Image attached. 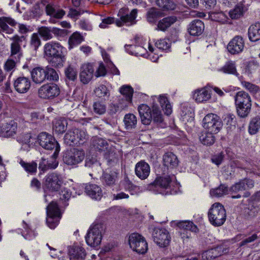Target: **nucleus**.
I'll use <instances>...</instances> for the list:
<instances>
[{"instance_id": "f257e3e1", "label": "nucleus", "mask_w": 260, "mask_h": 260, "mask_svg": "<svg viewBox=\"0 0 260 260\" xmlns=\"http://www.w3.org/2000/svg\"><path fill=\"white\" fill-rule=\"evenodd\" d=\"M25 40L23 36L17 34L10 38L11 43L10 45V56L4 64V70L8 72H13L16 69V64L20 61L23 56L21 44Z\"/></svg>"}, {"instance_id": "f03ea898", "label": "nucleus", "mask_w": 260, "mask_h": 260, "mask_svg": "<svg viewBox=\"0 0 260 260\" xmlns=\"http://www.w3.org/2000/svg\"><path fill=\"white\" fill-rule=\"evenodd\" d=\"M237 114L242 118L247 117L251 109V100L250 95L244 91H240L234 96Z\"/></svg>"}, {"instance_id": "7ed1b4c3", "label": "nucleus", "mask_w": 260, "mask_h": 260, "mask_svg": "<svg viewBox=\"0 0 260 260\" xmlns=\"http://www.w3.org/2000/svg\"><path fill=\"white\" fill-rule=\"evenodd\" d=\"M91 147L96 151H104L105 157L109 162L114 161L115 159H117L116 153L114 152V149L109 148V144L107 141L100 137H95L91 139Z\"/></svg>"}, {"instance_id": "20e7f679", "label": "nucleus", "mask_w": 260, "mask_h": 260, "mask_svg": "<svg viewBox=\"0 0 260 260\" xmlns=\"http://www.w3.org/2000/svg\"><path fill=\"white\" fill-rule=\"evenodd\" d=\"M208 218L213 225H222L226 220V212L223 206L218 203L213 204L209 210Z\"/></svg>"}, {"instance_id": "39448f33", "label": "nucleus", "mask_w": 260, "mask_h": 260, "mask_svg": "<svg viewBox=\"0 0 260 260\" xmlns=\"http://www.w3.org/2000/svg\"><path fill=\"white\" fill-rule=\"evenodd\" d=\"M175 179V177L174 175L158 177L149 185V187L150 189L156 190L159 193L167 194L169 191L166 190L170 188L171 184Z\"/></svg>"}, {"instance_id": "423d86ee", "label": "nucleus", "mask_w": 260, "mask_h": 260, "mask_svg": "<svg viewBox=\"0 0 260 260\" xmlns=\"http://www.w3.org/2000/svg\"><path fill=\"white\" fill-rule=\"evenodd\" d=\"M103 228L101 224L90 226L85 237L86 243L91 247H96L101 242Z\"/></svg>"}, {"instance_id": "0eeeda50", "label": "nucleus", "mask_w": 260, "mask_h": 260, "mask_svg": "<svg viewBox=\"0 0 260 260\" xmlns=\"http://www.w3.org/2000/svg\"><path fill=\"white\" fill-rule=\"evenodd\" d=\"M46 210L47 224L50 229H54L58 225L61 217L60 210L56 203L53 201L47 207Z\"/></svg>"}, {"instance_id": "6e6552de", "label": "nucleus", "mask_w": 260, "mask_h": 260, "mask_svg": "<svg viewBox=\"0 0 260 260\" xmlns=\"http://www.w3.org/2000/svg\"><path fill=\"white\" fill-rule=\"evenodd\" d=\"M222 125L220 118L216 114H207L203 119V126L205 130L211 133H217Z\"/></svg>"}, {"instance_id": "1a4fd4ad", "label": "nucleus", "mask_w": 260, "mask_h": 260, "mask_svg": "<svg viewBox=\"0 0 260 260\" xmlns=\"http://www.w3.org/2000/svg\"><path fill=\"white\" fill-rule=\"evenodd\" d=\"M138 10L136 9H133L128 13V9L126 8H123L120 9L118 12V16L120 19H117L115 23L118 26H121L124 24L126 25H132L136 23V18L137 16Z\"/></svg>"}, {"instance_id": "9d476101", "label": "nucleus", "mask_w": 260, "mask_h": 260, "mask_svg": "<svg viewBox=\"0 0 260 260\" xmlns=\"http://www.w3.org/2000/svg\"><path fill=\"white\" fill-rule=\"evenodd\" d=\"M129 245L135 251L140 254L145 253L148 249V245L145 238L138 233H133L129 237Z\"/></svg>"}, {"instance_id": "9b49d317", "label": "nucleus", "mask_w": 260, "mask_h": 260, "mask_svg": "<svg viewBox=\"0 0 260 260\" xmlns=\"http://www.w3.org/2000/svg\"><path fill=\"white\" fill-rule=\"evenodd\" d=\"M38 142L40 146L47 150H52L55 148V152L53 156H57L59 151V146L58 144L55 141L54 138L51 135L45 132L41 133L38 137Z\"/></svg>"}, {"instance_id": "f8f14e48", "label": "nucleus", "mask_w": 260, "mask_h": 260, "mask_svg": "<svg viewBox=\"0 0 260 260\" xmlns=\"http://www.w3.org/2000/svg\"><path fill=\"white\" fill-rule=\"evenodd\" d=\"M126 51L132 55L147 57L149 52L152 53L154 48L149 42L143 44L142 45H126Z\"/></svg>"}, {"instance_id": "ddd939ff", "label": "nucleus", "mask_w": 260, "mask_h": 260, "mask_svg": "<svg viewBox=\"0 0 260 260\" xmlns=\"http://www.w3.org/2000/svg\"><path fill=\"white\" fill-rule=\"evenodd\" d=\"M84 156L83 150L74 148L64 153L63 161L68 165H76L84 159Z\"/></svg>"}, {"instance_id": "4468645a", "label": "nucleus", "mask_w": 260, "mask_h": 260, "mask_svg": "<svg viewBox=\"0 0 260 260\" xmlns=\"http://www.w3.org/2000/svg\"><path fill=\"white\" fill-rule=\"evenodd\" d=\"M60 90L58 86L50 83L43 85L38 89V95L44 99H52L59 94Z\"/></svg>"}, {"instance_id": "2eb2a0df", "label": "nucleus", "mask_w": 260, "mask_h": 260, "mask_svg": "<svg viewBox=\"0 0 260 260\" xmlns=\"http://www.w3.org/2000/svg\"><path fill=\"white\" fill-rule=\"evenodd\" d=\"M152 236L154 242L161 247L168 246L171 240L169 233L165 228H155Z\"/></svg>"}, {"instance_id": "dca6fc26", "label": "nucleus", "mask_w": 260, "mask_h": 260, "mask_svg": "<svg viewBox=\"0 0 260 260\" xmlns=\"http://www.w3.org/2000/svg\"><path fill=\"white\" fill-rule=\"evenodd\" d=\"M94 71L95 69L92 63H83L80 68V81L84 84L88 83L93 77Z\"/></svg>"}, {"instance_id": "f3484780", "label": "nucleus", "mask_w": 260, "mask_h": 260, "mask_svg": "<svg viewBox=\"0 0 260 260\" xmlns=\"http://www.w3.org/2000/svg\"><path fill=\"white\" fill-rule=\"evenodd\" d=\"M62 183L61 176L54 173L48 174L45 178V185L52 191L58 190Z\"/></svg>"}, {"instance_id": "a211bd4d", "label": "nucleus", "mask_w": 260, "mask_h": 260, "mask_svg": "<svg viewBox=\"0 0 260 260\" xmlns=\"http://www.w3.org/2000/svg\"><path fill=\"white\" fill-rule=\"evenodd\" d=\"M244 47L243 38L241 36H236L229 43L227 49L231 54H237L243 51Z\"/></svg>"}, {"instance_id": "6ab92c4d", "label": "nucleus", "mask_w": 260, "mask_h": 260, "mask_svg": "<svg viewBox=\"0 0 260 260\" xmlns=\"http://www.w3.org/2000/svg\"><path fill=\"white\" fill-rule=\"evenodd\" d=\"M64 48L56 42L51 41L45 44L44 46V54L46 59L51 57L56 54L62 53Z\"/></svg>"}, {"instance_id": "aec40b11", "label": "nucleus", "mask_w": 260, "mask_h": 260, "mask_svg": "<svg viewBox=\"0 0 260 260\" xmlns=\"http://www.w3.org/2000/svg\"><path fill=\"white\" fill-rule=\"evenodd\" d=\"M254 184V183L252 180L246 178L241 180L233 185L231 187L230 191L233 193H238L253 188Z\"/></svg>"}, {"instance_id": "412c9836", "label": "nucleus", "mask_w": 260, "mask_h": 260, "mask_svg": "<svg viewBox=\"0 0 260 260\" xmlns=\"http://www.w3.org/2000/svg\"><path fill=\"white\" fill-rule=\"evenodd\" d=\"M68 255L71 260H82L85 258L86 253L83 247L74 245L68 247Z\"/></svg>"}, {"instance_id": "4be33fe9", "label": "nucleus", "mask_w": 260, "mask_h": 260, "mask_svg": "<svg viewBox=\"0 0 260 260\" xmlns=\"http://www.w3.org/2000/svg\"><path fill=\"white\" fill-rule=\"evenodd\" d=\"M16 24V21L11 17H0V33L13 34L14 29L10 27L8 24L11 26H15Z\"/></svg>"}, {"instance_id": "5701e85b", "label": "nucleus", "mask_w": 260, "mask_h": 260, "mask_svg": "<svg viewBox=\"0 0 260 260\" xmlns=\"http://www.w3.org/2000/svg\"><path fill=\"white\" fill-rule=\"evenodd\" d=\"M150 172V166L144 161H140L136 165L135 173L140 179L142 180L146 179L149 175Z\"/></svg>"}, {"instance_id": "b1692460", "label": "nucleus", "mask_w": 260, "mask_h": 260, "mask_svg": "<svg viewBox=\"0 0 260 260\" xmlns=\"http://www.w3.org/2000/svg\"><path fill=\"white\" fill-rule=\"evenodd\" d=\"M30 80L25 77L17 78L14 82L15 90L19 93L26 92L30 87Z\"/></svg>"}, {"instance_id": "393cba45", "label": "nucleus", "mask_w": 260, "mask_h": 260, "mask_svg": "<svg viewBox=\"0 0 260 260\" xmlns=\"http://www.w3.org/2000/svg\"><path fill=\"white\" fill-rule=\"evenodd\" d=\"M17 123L14 121L6 123L2 126L1 137L11 138L14 136L17 132Z\"/></svg>"}, {"instance_id": "a878e982", "label": "nucleus", "mask_w": 260, "mask_h": 260, "mask_svg": "<svg viewBox=\"0 0 260 260\" xmlns=\"http://www.w3.org/2000/svg\"><path fill=\"white\" fill-rule=\"evenodd\" d=\"M142 123L145 125L150 124L152 119V110L146 105L142 104L138 108Z\"/></svg>"}, {"instance_id": "bb28decb", "label": "nucleus", "mask_w": 260, "mask_h": 260, "mask_svg": "<svg viewBox=\"0 0 260 260\" xmlns=\"http://www.w3.org/2000/svg\"><path fill=\"white\" fill-rule=\"evenodd\" d=\"M85 191L87 195L92 199L100 200L103 197V191L101 188L96 184H86L85 187Z\"/></svg>"}, {"instance_id": "cd10ccee", "label": "nucleus", "mask_w": 260, "mask_h": 260, "mask_svg": "<svg viewBox=\"0 0 260 260\" xmlns=\"http://www.w3.org/2000/svg\"><path fill=\"white\" fill-rule=\"evenodd\" d=\"M177 157L172 152H168L163 156V164L168 169L176 168L178 165Z\"/></svg>"}, {"instance_id": "c85d7f7f", "label": "nucleus", "mask_w": 260, "mask_h": 260, "mask_svg": "<svg viewBox=\"0 0 260 260\" xmlns=\"http://www.w3.org/2000/svg\"><path fill=\"white\" fill-rule=\"evenodd\" d=\"M177 19V17L175 16L165 17L158 22L156 29L165 31L176 22Z\"/></svg>"}, {"instance_id": "c756f323", "label": "nucleus", "mask_w": 260, "mask_h": 260, "mask_svg": "<svg viewBox=\"0 0 260 260\" xmlns=\"http://www.w3.org/2000/svg\"><path fill=\"white\" fill-rule=\"evenodd\" d=\"M45 73V68L41 67L34 68L31 72L32 81L37 84H40L43 82L46 78Z\"/></svg>"}, {"instance_id": "7c9ffc66", "label": "nucleus", "mask_w": 260, "mask_h": 260, "mask_svg": "<svg viewBox=\"0 0 260 260\" xmlns=\"http://www.w3.org/2000/svg\"><path fill=\"white\" fill-rule=\"evenodd\" d=\"M193 98L197 102L203 103L209 100L211 94L208 88L204 87L194 91Z\"/></svg>"}, {"instance_id": "2f4dec72", "label": "nucleus", "mask_w": 260, "mask_h": 260, "mask_svg": "<svg viewBox=\"0 0 260 260\" xmlns=\"http://www.w3.org/2000/svg\"><path fill=\"white\" fill-rule=\"evenodd\" d=\"M52 160H47L44 157H42L39 164V169L43 173L49 169H55L58 165V161L56 160V156L52 155Z\"/></svg>"}, {"instance_id": "473e14b6", "label": "nucleus", "mask_w": 260, "mask_h": 260, "mask_svg": "<svg viewBox=\"0 0 260 260\" xmlns=\"http://www.w3.org/2000/svg\"><path fill=\"white\" fill-rule=\"evenodd\" d=\"M204 29V24L200 20H194L190 24L188 31L192 36H199L202 34Z\"/></svg>"}, {"instance_id": "72a5a7b5", "label": "nucleus", "mask_w": 260, "mask_h": 260, "mask_svg": "<svg viewBox=\"0 0 260 260\" xmlns=\"http://www.w3.org/2000/svg\"><path fill=\"white\" fill-rule=\"evenodd\" d=\"M248 36L251 42H256L260 40V23L256 22L249 26Z\"/></svg>"}, {"instance_id": "f704fd0d", "label": "nucleus", "mask_w": 260, "mask_h": 260, "mask_svg": "<svg viewBox=\"0 0 260 260\" xmlns=\"http://www.w3.org/2000/svg\"><path fill=\"white\" fill-rule=\"evenodd\" d=\"M117 174L115 172L105 173L102 176V182L105 185L112 186L117 180Z\"/></svg>"}, {"instance_id": "c9c22d12", "label": "nucleus", "mask_w": 260, "mask_h": 260, "mask_svg": "<svg viewBox=\"0 0 260 260\" xmlns=\"http://www.w3.org/2000/svg\"><path fill=\"white\" fill-rule=\"evenodd\" d=\"M47 60L52 66L59 68L63 67L66 58L62 51V53L56 54V55L49 58Z\"/></svg>"}, {"instance_id": "e433bc0d", "label": "nucleus", "mask_w": 260, "mask_h": 260, "mask_svg": "<svg viewBox=\"0 0 260 260\" xmlns=\"http://www.w3.org/2000/svg\"><path fill=\"white\" fill-rule=\"evenodd\" d=\"M215 134V133H211L206 130L205 132H203L200 136V141L204 145H211L213 144L215 140L213 135Z\"/></svg>"}, {"instance_id": "4c0bfd02", "label": "nucleus", "mask_w": 260, "mask_h": 260, "mask_svg": "<svg viewBox=\"0 0 260 260\" xmlns=\"http://www.w3.org/2000/svg\"><path fill=\"white\" fill-rule=\"evenodd\" d=\"M84 41V38L81 34L77 31L74 32L69 38L68 44L69 49L81 44Z\"/></svg>"}, {"instance_id": "58836bf2", "label": "nucleus", "mask_w": 260, "mask_h": 260, "mask_svg": "<svg viewBox=\"0 0 260 260\" xmlns=\"http://www.w3.org/2000/svg\"><path fill=\"white\" fill-rule=\"evenodd\" d=\"M219 71L225 74H233L236 76L238 75L236 63L234 61L230 60L226 62Z\"/></svg>"}, {"instance_id": "ea45409f", "label": "nucleus", "mask_w": 260, "mask_h": 260, "mask_svg": "<svg viewBox=\"0 0 260 260\" xmlns=\"http://www.w3.org/2000/svg\"><path fill=\"white\" fill-rule=\"evenodd\" d=\"M124 125L126 129L134 128L137 123L136 116L133 114H127L125 115L123 119Z\"/></svg>"}, {"instance_id": "a19ab883", "label": "nucleus", "mask_w": 260, "mask_h": 260, "mask_svg": "<svg viewBox=\"0 0 260 260\" xmlns=\"http://www.w3.org/2000/svg\"><path fill=\"white\" fill-rule=\"evenodd\" d=\"M119 91L121 94L125 96V103H127L128 105L131 103L134 92L132 87L129 85H123L120 87Z\"/></svg>"}, {"instance_id": "79ce46f5", "label": "nucleus", "mask_w": 260, "mask_h": 260, "mask_svg": "<svg viewBox=\"0 0 260 260\" xmlns=\"http://www.w3.org/2000/svg\"><path fill=\"white\" fill-rule=\"evenodd\" d=\"M67 122L63 119H56L53 124V131L57 134H62L67 128Z\"/></svg>"}, {"instance_id": "37998d69", "label": "nucleus", "mask_w": 260, "mask_h": 260, "mask_svg": "<svg viewBox=\"0 0 260 260\" xmlns=\"http://www.w3.org/2000/svg\"><path fill=\"white\" fill-rule=\"evenodd\" d=\"M162 14L159 10L152 8L147 13V20L149 23H155L158 18L162 16Z\"/></svg>"}, {"instance_id": "c03bdc74", "label": "nucleus", "mask_w": 260, "mask_h": 260, "mask_svg": "<svg viewBox=\"0 0 260 260\" xmlns=\"http://www.w3.org/2000/svg\"><path fill=\"white\" fill-rule=\"evenodd\" d=\"M158 101L162 107L165 113L167 115H170L172 112V106L168 101V98L164 95H160L158 97Z\"/></svg>"}, {"instance_id": "a18cd8bd", "label": "nucleus", "mask_w": 260, "mask_h": 260, "mask_svg": "<svg viewBox=\"0 0 260 260\" xmlns=\"http://www.w3.org/2000/svg\"><path fill=\"white\" fill-rule=\"evenodd\" d=\"M19 164L26 172L31 174H34L36 173L37 164L36 162L31 161L30 162H27L23 160H20Z\"/></svg>"}, {"instance_id": "49530a36", "label": "nucleus", "mask_w": 260, "mask_h": 260, "mask_svg": "<svg viewBox=\"0 0 260 260\" xmlns=\"http://www.w3.org/2000/svg\"><path fill=\"white\" fill-rule=\"evenodd\" d=\"M64 140L66 143L69 145H77L76 128L69 131L64 137Z\"/></svg>"}, {"instance_id": "de8ad7c7", "label": "nucleus", "mask_w": 260, "mask_h": 260, "mask_svg": "<svg viewBox=\"0 0 260 260\" xmlns=\"http://www.w3.org/2000/svg\"><path fill=\"white\" fill-rule=\"evenodd\" d=\"M229 189L227 186L221 184L216 188L210 190V194L214 197H221L228 193Z\"/></svg>"}, {"instance_id": "09e8293b", "label": "nucleus", "mask_w": 260, "mask_h": 260, "mask_svg": "<svg viewBox=\"0 0 260 260\" xmlns=\"http://www.w3.org/2000/svg\"><path fill=\"white\" fill-rule=\"evenodd\" d=\"M260 128V117L257 116L253 118L249 125V132L251 135L255 134Z\"/></svg>"}, {"instance_id": "8fccbe9b", "label": "nucleus", "mask_w": 260, "mask_h": 260, "mask_svg": "<svg viewBox=\"0 0 260 260\" xmlns=\"http://www.w3.org/2000/svg\"><path fill=\"white\" fill-rule=\"evenodd\" d=\"M93 112L98 115H103L106 113L107 107L105 104L100 101H96L93 103L92 105Z\"/></svg>"}, {"instance_id": "3c124183", "label": "nucleus", "mask_w": 260, "mask_h": 260, "mask_svg": "<svg viewBox=\"0 0 260 260\" xmlns=\"http://www.w3.org/2000/svg\"><path fill=\"white\" fill-rule=\"evenodd\" d=\"M156 3L163 10H174L176 7L171 0H156Z\"/></svg>"}, {"instance_id": "603ef678", "label": "nucleus", "mask_w": 260, "mask_h": 260, "mask_svg": "<svg viewBox=\"0 0 260 260\" xmlns=\"http://www.w3.org/2000/svg\"><path fill=\"white\" fill-rule=\"evenodd\" d=\"M38 32L44 40H50L53 38L52 28L50 27L42 26L38 28Z\"/></svg>"}, {"instance_id": "864d4df0", "label": "nucleus", "mask_w": 260, "mask_h": 260, "mask_svg": "<svg viewBox=\"0 0 260 260\" xmlns=\"http://www.w3.org/2000/svg\"><path fill=\"white\" fill-rule=\"evenodd\" d=\"M178 226L186 231L196 232L198 228L193 223L190 221H182L178 223Z\"/></svg>"}, {"instance_id": "5fc2aeb1", "label": "nucleus", "mask_w": 260, "mask_h": 260, "mask_svg": "<svg viewBox=\"0 0 260 260\" xmlns=\"http://www.w3.org/2000/svg\"><path fill=\"white\" fill-rule=\"evenodd\" d=\"M41 45V41L37 33H33L30 38L29 45L31 48L36 51Z\"/></svg>"}, {"instance_id": "6e6d98bb", "label": "nucleus", "mask_w": 260, "mask_h": 260, "mask_svg": "<svg viewBox=\"0 0 260 260\" xmlns=\"http://www.w3.org/2000/svg\"><path fill=\"white\" fill-rule=\"evenodd\" d=\"M76 135L77 139V145L84 143L88 139L86 132L83 129L76 128Z\"/></svg>"}, {"instance_id": "4d7b16f0", "label": "nucleus", "mask_w": 260, "mask_h": 260, "mask_svg": "<svg viewBox=\"0 0 260 260\" xmlns=\"http://www.w3.org/2000/svg\"><path fill=\"white\" fill-rule=\"evenodd\" d=\"M66 77L70 80L74 81L77 79V72L73 66L69 65L64 70Z\"/></svg>"}, {"instance_id": "13d9d810", "label": "nucleus", "mask_w": 260, "mask_h": 260, "mask_svg": "<svg viewBox=\"0 0 260 260\" xmlns=\"http://www.w3.org/2000/svg\"><path fill=\"white\" fill-rule=\"evenodd\" d=\"M94 93L97 96L100 98H108L110 93L107 87L104 85H100L94 90Z\"/></svg>"}, {"instance_id": "bf43d9fd", "label": "nucleus", "mask_w": 260, "mask_h": 260, "mask_svg": "<svg viewBox=\"0 0 260 260\" xmlns=\"http://www.w3.org/2000/svg\"><path fill=\"white\" fill-rule=\"evenodd\" d=\"M45 74L46 78L49 81H57L58 79V75L56 71L52 68L47 67L45 68Z\"/></svg>"}, {"instance_id": "052dcab7", "label": "nucleus", "mask_w": 260, "mask_h": 260, "mask_svg": "<svg viewBox=\"0 0 260 260\" xmlns=\"http://www.w3.org/2000/svg\"><path fill=\"white\" fill-rule=\"evenodd\" d=\"M219 248V247H216L206 251L203 253V257H206V259H212L218 257L220 255L218 252Z\"/></svg>"}, {"instance_id": "680f3d73", "label": "nucleus", "mask_w": 260, "mask_h": 260, "mask_svg": "<svg viewBox=\"0 0 260 260\" xmlns=\"http://www.w3.org/2000/svg\"><path fill=\"white\" fill-rule=\"evenodd\" d=\"M152 119L157 124H160L163 121L162 116L158 108L153 107L152 109Z\"/></svg>"}, {"instance_id": "e2e57ef3", "label": "nucleus", "mask_w": 260, "mask_h": 260, "mask_svg": "<svg viewBox=\"0 0 260 260\" xmlns=\"http://www.w3.org/2000/svg\"><path fill=\"white\" fill-rule=\"evenodd\" d=\"M171 43L166 39H160L155 43V46L160 50H167L170 47Z\"/></svg>"}, {"instance_id": "0e129e2a", "label": "nucleus", "mask_w": 260, "mask_h": 260, "mask_svg": "<svg viewBox=\"0 0 260 260\" xmlns=\"http://www.w3.org/2000/svg\"><path fill=\"white\" fill-rule=\"evenodd\" d=\"M229 14L232 19H238L243 15V8L240 6L236 7L233 10H231Z\"/></svg>"}, {"instance_id": "69168bd1", "label": "nucleus", "mask_w": 260, "mask_h": 260, "mask_svg": "<svg viewBox=\"0 0 260 260\" xmlns=\"http://www.w3.org/2000/svg\"><path fill=\"white\" fill-rule=\"evenodd\" d=\"M243 86L252 94H255L259 90V87L250 82L246 81L242 82Z\"/></svg>"}, {"instance_id": "338daca9", "label": "nucleus", "mask_w": 260, "mask_h": 260, "mask_svg": "<svg viewBox=\"0 0 260 260\" xmlns=\"http://www.w3.org/2000/svg\"><path fill=\"white\" fill-rule=\"evenodd\" d=\"M31 136L28 133L22 134L18 137V141L19 143L28 145L32 144L33 142H31Z\"/></svg>"}, {"instance_id": "774afa93", "label": "nucleus", "mask_w": 260, "mask_h": 260, "mask_svg": "<svg viewBox=\"0 0 260 260\" xmlns=\"http://www.w3.org/2000/svg\"><path fill=\"white\" fill-rule=\"evenodd\" d=\"M83 13L84 11L82 10H77L73 8H70L68 14V16L73 19H74L76 21Z\"/></svg>"}]
</instances>
